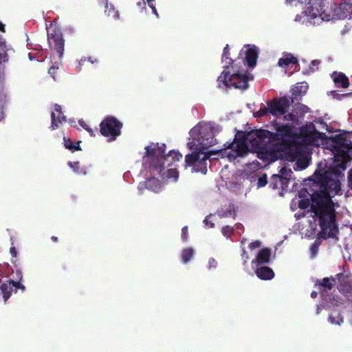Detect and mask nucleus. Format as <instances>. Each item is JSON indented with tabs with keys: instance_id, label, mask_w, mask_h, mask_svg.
I'll use <instances>...</instances> for the list:
<instances>
[{
	"instance_id": "1",
	"label": "nucleus",
	"mask_w": 352,
	"mask_h": 352,
	"mask_svg": "<svg viewBox=\"0 0 352 352\" xmlns=\"http://www.w3.org/2000/svg\"><path fill=\"white\" fill-rule=\"evenodd\" d=\"M342 170L327 167L318 168L315 171L317 182L319 183L318 190H316L312 195H309V199H293L290 205L291 210L296 208L305 210L309 214V223L310 228L315 232L317 226L320 228L318 236L324 239L334 238L338 233V225L336 220V207L338 205L332 199L336 195L342 194L340 180L343 177Z\"/></svg>"
},
{
	"instance_id": "2",
	"label": "nucleus",
	"mask_w": 352,
	"mask_h": 352,
	"mask_svg": "<svg viewBox=\"0 0 352 352\" xmlns=\"http://www.w3.org/2000/svg\"><path fill=\"white\" fill-rule=\"evenodd\" d=\"M352 131L342 133L328 138L324 133L319 132L314 123L306 124L300 127L296 140L288 142L284 147L287 160L295 162L294 169L301 170L308 167L309 162L305 155L304 146H323L332 152L333 165L329 167L344 170L349 161L352 149Z\"/></svg>"
},
{
	"instance_id": "3",
	"label": "nucleus",
	"mask_w": 352,
	"mask_h": 352,
	"mask_svg": "<svg viewBox=\"0 0 352 352\" xmlns=\"http://www.w3.org/2000/svg\"><path fill=\"white\" fill-rule=\"evenodd\" d=\"M221 126L213 122L201 121L189 131L187 147L192 151L185 157L186 166L191 167L192 173L206 174L207 161L213 155L227 157L229 161H235L237 156H241L247 151L244 142H237L236 138L232 142H226L223 147L217 150L208 149L218 143L217 135L221 131Z\"/></svg>"
},
{
	"instance_id": "4",
	"label": "nucleus",
	"mask_w": 352,
	"mask_h": 352,
	"mask_svg": "<svg viewBox=\"0 0 352 352\" xmlns=\"http://www.w3.org/2000/svg\"><path fill=\"white\" fill-rule=\"evenodd\" d=\"M229 45H226L222 54V63L223 71L218 77L219 87L227 89L234 87L241 90L248 88V81L252 79V76L243 72L238 68V65L245 64L250 67L256 65L259 53V48L255 45H245L240 50L237 59L233 60L230 56Z\"/></svg>"
},
{
	"instance_id": "5",
	"label": "nucleus",
	"mask_w": 352,
	"mask_h": 352,
	"mask_svg": "<svg viewBox=\"0 0 352 352\" xmlns=\"http://www.w3.org/2000/svg\"><path fill=\"white\" fill-rule=\"evenodd\" d=\"M146 152L142 158V165L154 174L160 175L168 182H176L179 172L176 168H170L174 162L179 161L182 155L178 151H171L164 155L165 144L151 143L145 147Z\"/></svg>"
},
{
	"instance_id": "6",
	"label": "nucleus",
	"mask_w": 352,
	"mask_h": 352,
	"mask_svg": "<svg viewBox=\"0 0 352 352\" xmlns=\"http://www.w3.org/2000/svg\"><path fill=\"white\" fill-rule=\"evenodd\" d=\"M277 135L265 129L252 131L245 138L236 139L237 142H243L246 146L247 151L238 158H243L250 153H256V156L265 164H270L276 160L275 153L271 149L270 142L275 140Z\"/></svg>"
},
{
	"instance_id": "7",
	"label": "nucleus",
	"mask_w": 352,
	"mask_h": 352,
	"mask_svg": "<svg viewBox=\"0 0 352 352\" xmlns=\"http://www.w3.org/2000/svg\"><path fill=\"white\" fill-rule=\"evenodd\" d=\"M324 0H322L318 7L314 4L309 6L307 10L302 11L300 14L295 16L294 21L300 23H310L312 25H319L322 21H329L334 19H341L344 14L336 12L331 5L326 4L323 6Z\"/></svg>"
},
{
	"instance_id": "8",
	"label": "nucleus",
	"mask_w": 352,
	"mask_h": 352,
	"mask_svg": "<svg viewBox=\"0 0 352 352\" xmlns=\"http://www.w3.org/2000/svg\"><path fill=\"white\" fill-rule=\"evenodd\" d=\"M292 102V100H290V98L286 96H281L279 98H274L268 101L266 105L261 107L256 112V116L263 117L270 114L274 117H278L284 115L287 111Z\"/></svg>"
},
{
	"instance_id": "9",
	"label": "nucleus",
	"mask_w": 352,
	"mask_h": 352,
	"mask_svg": "<svg viewBox=\"0 0 352 352\" xmlns=\"http://www.w3.org/2000/svg\"><path fill=\"white\" fill-rule=\"evenodd\" d=\"M343 277V274L339 273L336 274V277L324 278L322 280H317L316 285L318 286V289L320 290L321 297L323 300L329 302L331 305L338 306L340 300L335 296H331L328 294V292L331 291L333 287L336 285V279L339 280Z\"/></svg>"
},
{
	"instance_id": "10",
	"label": "nucleus",
	"mask_w": 352,
	"mask_h": 352,
	"mask_svg": "<svg viewBox=\"0 0 352 352\" xmlns=\"http://www.w3.org/2000/svg\"><path fill=\"white\" fill-rule=\"evenodd\" d=\"M122 124L113 116H107L100 124L101 134L108 138V141H114L121 133Z\"/></svg>"
},
{
	"instance_id": "11",
	"label": "nucleus",
	"mask_w": 352,
	"mask_h": 352,
	"mask_svg": "<svg viewBox=\"0 0 352 352\" xmlns=\"http://www.w3.org/2000/svg\"><path fill=\"white\" fill-rule=\"evenodd\" d=\"M331 5L338 14L343 13L344 16L341 19H351L352 15V0H324L323 6Z\"/></svg>"
},
{
	"instance_id": "12",
	"label": "nucleus",
	"mask_w": 352,
	"mask_h": 352,
	"mask_svg": "<svg viewBox=\"0 0 352 352\" xmlns=\"http://www.w3.org/2000/svg\"><path fill=\"white\" fill-rule=\"evenodd\" d=\"M47 41L49 43L53 42L54 48L58 54L60 61L63 59L65 51V40L60 31L56 28H52L47 33Z\"/></svg>"
},
{
	"instance_id": "13",
	"label": "nucleus",
	"mask_w": 352,
	"mask_h": 352,
	"mask_svg": "<svg viewBox=\"0 0 352 352\" xmlns=\"http://www.w3.org/2000/svg\"><path fill=\"white\" fill-rule=\"evenodd\" d=\"M19 289L22 291L25 290V286L19 281L9 280L2 283L0 286V302L5 304L7 300L10 297L13 290L14 289V291L16 292Z\"/></svg>"
},
{
	"instance_id": "14",
	"label": "nucleus",
	"mask_w": 352,
	"mask_h": 352,
	"mask_svg": "<svg viewBox=\"0 0 352 352\" xmlns=\"http://www.w3.org/2000/svg\"><path fill=\"white\" fill-rule=\"evenodd\" d=\"M144 168L145 170H147L151 175H153V177H151L148 179H147L144 182H140L138 186V190L139 195H142L144 193V190L145 189H147L150 191H152L155 193L160 192L162 190L163 186L160 181L155 177L157 175H154L151 173L148 169H146L144 167Z\"/></svg>"
},
{
	"instance_id": "15",
	"label": "nucleus",
	"mask_w": 352,
	"mask_h": 352,
	"mask_svg": "<svg viewBox=\"0 0 352 352\" xmlns=\"http://www.w3.org/2000/svg\"><path fill=\"white\" fill-rule=\"evenodd\" d=\"M66 121V117L63 114L61 106L55 104L54 105V110L51 113L50 129L52 130L57 129Z\"/></svg>"
},
{
	"instance_id": "16",
	"label": "nucleus",
	"mask_w": 352,
	"mask_h": 352,
	"mask_svg": "<svg viewBox=\"0 0 352 352\" xmlns=\"http://www.w3.org/2000/svg\"><path fill=\"white\" fill-rule=\"evenodd\" d=\"M271 256V250L267 248H262L258 251L256 258L252 261V267L260 265L267 264L270 262Z\"/></svg>"
},
{
	"instance_id": "17",
	"label": "nucleus",
	"mask_w": 352,
	"mask_h": 352,
	"mask_svg": "<svg viewBox=\"0 0 352 352\" xmlns=\"http://www.w3.org/2000/svg\"><path fill=\"white\" fill-rule=\"evenodd\" d=\"M271 133H275L277 135L275 140H272V141H276L278 140L280 137H292L293 129L289 124H282L276 127V132H271Z\"/></svg>"
},
{
	"instance_id": "18",
	"label": "nucleus",
	"mask_w": 352,
	"mask_h": 352,
	"mask_svg": "<svg viewBox=\"0 0 352 352\" xmlns=\"http://www.w3.org/2000/svg\"><path fill=\"white\" fill-rule=\"evenodd\" d=\"M331 78L338 87L346 88L349 85V79L343 73L334 72Z\"/></svg>"
},
{
	"instance_id": "19",
	"label": "nucleus",
	"mask_w": 352,
	"mask_h": 352,
	"mask_svg": "<svg viewBox=\"0 0 352 352\" xmlns=\"http://www.w3.org/2000/svg\"><path fill=\"white\" fill-rule=\"evenodd\" d=\"M255 274L261 280H271L274 276L273 270L267 266L257 267Z\"/></svg>"
},
{
	"instance_id": "20",
	"label": "nucleus",
	"mask_w": 352,
	"mask_h": 352,
	"mask_svg": "<svg viewBox=\"0 0 352 352\" xmlns=\"http://www.w3.org/2000/svg\"><path fill=\"white\" fill-rule=\"evenodd\" d=\"M105 4L104 13L108 17H111L115 21L120 19V14L118 10L115 8L113 4L109 3L108 0H102Z\"/></svg>"
},
{
	"instance_id": "21",
	"label": "nucleus",
	"mask_w": 352,
	"mask_h": 352,
	"mask_svg": "<svg viewBox=\"0 0 352 352\" xmlns=\"http://www.w3.org/2000/svg\"><path fill=\"white\" fill-rule=\"evenodd\" d=\"M327 320L333 325L341 326L344 322V318L339 310H333L329 314Z\"/></svg>"
},
{
	"instance_id": "22",
	"label": "nucleus",
	"mask_w": 352,
	"mask_h": 352,
	"mask_svg": "<svg viewBox=\"0 0 352 352\" xmlns=\"http://www.w3.org/2000/svg\"><path fill=\"white\" fill-rule=\"evenodd\" d=\"M290 64L295 65V69H296L298 65L297 58L291 54H285V56L280 58L278 62V66L281 67H287Z\"/></svg>"
},
{
	"instance_id": "23",
	"label": "nucleus",
	"mask_w": 352,
	"mask_h": 352,
	"mask_svg": "<svg viewBox=\"0 0 352 352\" xmlns=\"http://www.w3.org/2000/svg\"><path fill=\"white\" fill-rule=\"evenodd\" d=\"M309 88V85L306 82L297 83L294 87L292 88V93L294 98L298 96L305 94Z\"/></svg>"
},
{
	"instance_id": "24",
	"label": "nucleus",
	"mask_w": 352,
	"mask_h": 352,
	"mask_svg": "<svg viewBox=\"0 0 352 352\" xmlns=\"http://www.w3.org/2000/svg\"><path fill=\"white\" fill-rule=\"evenodd\" d=\"M195 254V250L191 247H188L182 250L181 252L182 262L184 264H187L193 258Z\"/></svg>"
},
{
	"instance_id": "25",
	"label": "nucleus",
	"mask_w": 352,
	"mask_h": 352,
	"mask_svg": "<svg viewBox=\"0 0 352 352\" xmlns=\"http://www.w3.org/2000/svg\"><path fill=\"white\" fill-rule=\"evenodd\" d=\"M280 175H276V177L279 179L282 185L285 184L291 178L293 172L291 169H288L286 167H283L280 170Z\"/></svg>"
},
{
	"instance_id": "26",
	"label": "nucleus",
	"mask_w": 352,
	"mask_h": 352,
	"mask_svg": "<svg viewBox=\"0 0 352 352\" xmlns=\"http://www.w3.org/2000/svg\"><path fill=\"white\" fill-rule=\"evenodd\" d=\"M68 166L78 175H85L87 170L85 166H80L79 162H68Z\"/></svg>"
},
{
	"instance_id": "27",
	"label": "nucleus",
	"mask_w": 352,
	"mask_h": 352,
	"mask_svg": "<svg viewBox=\"0 0 352 352\" xmlns=\"http://www.w3.org/2000/svg\"><path fill=\"white\" fill-rule=\"evenodd\" d=\"M217 214L220 218L229 217H232L233 218H234V217L236 216L234 206L232 205H229L226 210H224L223 209L218 210L217 212Z\"/></svg>"
},
{
	"instance_id": "28",
	"label": "nucleus",
	"mask_w": 352,
	"mask_h": 352,
	"mask_svg": "<svg viewBox=\"0 0 352 352\" xmlns=\"http://www.w3.org/2000/svg\"><path fill=\"white\" fill-rule=\"evenodd\" d=\"M339 290L343 293L346 299L352 302V285L351 284H340L338 286Z\"/></svg>"
},
{
	"instance_id": "29",
	"label": "nucleus",
	"mask_w": 352,
	"mask_h": 352,
	"mask_svg": "<svg viewBox=\"0 0 352 352\" xmlns=\"http://www.w3.org/2000/svg\"><path fill=\"white\" fill-rule=\"evenodd\" d=\"M263 167V165L258 162L257 160H252L245 163V171L248 173L254 172L260 170Z\"/></svg>"
},
{
	"instance_id": "30",
	"label": "nucleus",
	"mask_w": 352,
	"mask_h": 352,
	"mask_svg": "<svg viewBox=\"0 0 352 352\" xmlns=\"http://www.w3.org/2000/svg\"><path fill=\"white\" fill-rule=\"evenodd\" d=\"M317 235H318V232L317 233ZM320 239H324V238L318 236V239H316L310 247V254L311 258L316 257L318 252L319 246L320 245Z\"/></svg>"
},
{
	"instance_id": "31",
	"label": "nucleus",
	"mask_w": 352,
	"mask_h": 352,
	"mask_svg": "<svg viewBox=\"0 0 352 352\" xmlns=\"http://www.w3.org/2000/svg\"><path fill=\"white\" fill-rule=\"evenodd\" d=\"M216 221V214H210L206 217L203 223L207 228H212L214 227V221Z\"/></svg>"
},
{
	"instance_id": "32",
	"label": "nucleus",
	"mask_w": 352,
	"mask_h": 352,
	"mask_svg": "<svg viewBox=\"0 0 352 352\" xmlns=\"http://www.w3.org/2000/svg\"><path fill=\"white\" fill-rule=\"evenodd\" d=\"M63 142L64 146L66 148L69 149L71 151L80 150L78 144V146H75L69 139H67L65 137H64L63 138Z\"/></svg>"
},
{
	"instance_id": "33",
	"label": "nucleus",
	"mask_w": 352,
	"mask_h": 352,
	"mask_svg": "<svg viewBox=\"0 0 352 352\" xmlns=\"http://www.w3.org/2000/svg\"><path fill=\"white\" fill-rule=\"evenodd\" d=\"M311 0H285V3L297 6L298 5L310 4Z\"/></svg>"
},
{
	"instance_id": "34",
	"label": "nucleus",
	"mask_w": 352,
	"mask_h": 352,
	"mask_svg": "<svg viewBox=\"0 0 352 352\" xmlns=\"http://www.w3.org/2000/svg\"><path fill=\"white\" fill-rule=\"evenodd\" d=\"M296 113H297V114H298V113H300V116H299V117H300V118H302V117H303V116H304L305 113H308V112H309V111H310V109H309L307 106H306V105H305V104H300L296 107Z\"/></svg>"
},
{
	"instance_id": "35",
	"label": "nucleus",
	"mask_w": 352,
	"mask_h": 352,
	"mask_svg": "<svg viewBox=\"0 0 352 352\" xmlns=\"http://www.w3.org/2000/svg\"><path fill=\"white\" fill-rule=\"evenodd\" d=\"M320 60H314L311 62V64H310V66H309V69L308 70H304L302 72V73L304 74H306V75H308V74H310L311 73L315 72V67L318 66L319 64H320Z\"/></svg>"
},
{
	"instance_id": "36",
	"label": "nucleus",
	"mask_w": 352,
	"mask_h": 352,
	"mask_svg": "<svg viewBox=\"0 0 352 352\" xmlns=\"http://www.w3.org/2000/svg\"><path fill=\"white\" fill-rule=\"evenodd\" d=\"M232 232H233L232 228L229 226H223L221 228L222 234L224 236H226L227 239L230 238Z\"/></svg>"
},
{
	"instance_id": "37",
	"label": "nucleus",
	"mask_w": 352,
	"mask_h": 352,
	"mask_svg": "<svg viewBox=\"0 0 352 352\" xmlns=\"http://www.w3.org/2000/svg\"><path fill=\"white\" fill-rule=\"evenodd\" d=\"M267 184V175L266 174H263L261 176H259L257 181V187L261 188L264 187Z\"/></svg>"
},
{
	"instance_id": "38",
	"label": "nucleus",
	"mask_w": 352,
	"mask_h": 352,
	"mask_svg": "<svg viewBox=\"0 0 352 352\" xmlns=\"http://www.w3.org/2000/svg\"><path fill=\"white\" fill-rule=\"evenodd\" d=\"M217 266H218V263L216 261V259H214L212 257L209 258L208 261V265H207V269L208 270H214L217 267Z\"/></svg>"
},
{
	"instance_id": "39",
	"label": "nucleus",
	"mask_w": 352,
	"mask_h": 352,
	"mask_svg": "<svg viewBox=\"0 0 352 352\" xmlns=\"http://www.w3.org/2000/svg\"><path fill=\"white\" fill-rule=\"evenodd\" d=\"M148 6L152 10V13L156 16L157 18H159V14L155 8V0H146Z\"/></svg>"
},
{
	"instance_id": "40",
	"label": "nucleus",
	"mask_w": 352,
	"mask_h": 352,
	"mask_svg": "<svg viewBox=\"0 0 352 352\" xmlns=\"http://www.w3.org/2000/svg\"><path fill=\"white\" fill-rule=\"evenodd\" d=\"M188 226H184L182 229V234H181V239L182 241L186 242L188 239Z\"/></svg>"
},
{
	"instance_id": "41",
	"label": "nucleus",
	"mask_w": 352,
	"mask_h": 352,
	"mask_svg": "<svg viewBox=\"0 0 352 352\" xmlns=\"http://www.w3.org/2000/svg\"><path fill=\"white\" fill-rule=\"evenodd\" d=\"M284 119L287 121H290L292 122H295L298 120V117L295 116L293 113H288L284 116Z\"/></svg>"
},
{
	"instance_id": "42",
	"label": "nucleus",
	"mask_w": 352,
	"mask_h": 352,
	"mask_svg": "<svg viewBox=\"0 0 352 352\" xmlns=\"http://www.w3.org/2000/svg\"><path fill=\"white\" fill-rule=\"evenodd\" d=\"M86 60V57H82L79 60H78V64L76 65V70L78 71V72H80L82 70V67Z\"/></svg>"
},
{
	"instance_id": "43",
	"label": "nucleus",
	"mask_w": 352,
	"mask_h": 352,
	"mask_svg": "<svg viewBox=\"0 0 352 352\" xmlns=\"http://www.w3.org/2000/svg\"><path fill=\"white\" fill-rule=\"evenodd\" d=\"M261 243L260 241H255L249 244V248L251 250H253L257 248H259L261 246Z\"/></svg>"
},
{
	"instance_id": "44",
	"label": "nucleus",
	"mask_w": 352,
	"mask_h": 352,
	"mask_svg": "<svg viewBox=\"0 0 352 352\" xmlns=\"http://www.w3.org/2000/svg\"><path fill=\"white\" fill-rule=\"evenodd\" d=\"M242 252L243 253L241 254V256L243 259V264L244 266H245L248 261L249 260V256H248L246 251L245 250L244 248L242 249Z\"/></svg>"
},
{
	"instance_id": "45",
	"label": "nucleus",
	"mask_w": 352,
	"mask_h": 352,
	"mask_svg": "<svg viewBox=\"0 0 352 352\" xmlns=\"http://www.w3.org/2000/svg\"><path fill=\"white\" fill-rule=\"evenodd\" d=\"M58 66H56H56L53 65V66H52V67L50 68V69H49V71H48L49 74H50V75L53 78V79H54V80H56V78H55V71H56V69H58Z\"/></svg>"
},
{
	"instance_id": "46",
	"label": "nucleus",
	"mask_w": 352,
	"mask_h": 352,
	"mask_svg": "<svg viewBox=\"0 0 352 352\" xmlns=\"http://www.w3.org/2000/svg\"><path fill=\"white\" fill-rule=\"evenodd\" d=\"M327 304H331L329 302H327ZM328 306V305H326L324 303H322V304H320L318 305H317V308H316V314H319L320 313V311H322V309H324L326 308V307Z\"/></svg>"
},
{
	"instance_id": "47",
	"label": "nucleus",
	"mask_w": 352,
	"mask_h": 352,
	"mask_svg": "<svg viewBox=\"0 0 352 352\" xmlns=\"http://www.w3.org/2000/svg\"><path fill=\"white\" fill-rule=\"evenodd\" d=\"M315 122L316 124H319L321 126V127L320 129H326L327 131H328V126L325 122H324L322 121H320V120L315 121Z\"/></svg>"
},
{
	"instance_id": "48",
	"label": "nucleus",
	"mask_w": 352,
	"mask_h": 352,
	"mask_svg": "<svg viewBox=\"0 0 352 352\" xmlns=\"http://www.w3.org/2000/svg\"><path fill=\"white\" fill-rule=\"evenodd\" d=\"M294 216L296 219H300L302 217H305L306 214H305V211H302V212H298L296 213Z\"/></svg>"
},
{
	"instance_id": "49",
	"label": "nucleus",
	"mask_w": 352,
	"mask_h": 352,
	"mask_svg": "<svg viewBox=\"0 0 352 352\" xmlns=\"http://www.w3.org/2000/svg\"><path fill=\"white\" fill-rule=\"evenodd\" d=\"M10 252L13 257H16L17 256V251L14 247H11L10 249Z\"/></svg>"
},
{
	"instance_id": "50",
	"label": "nucleus",
	"mask_w": 352,
	"mask_h": 352,
	"mask_svg": "<svg viewBox=\"0 0 352 352\" xmlns=\"http://www.w3.org/2000/svg\"><path fill=\"white\" fill-rule=\"evenodd\" d=\"M87 60L90 62L91 64H94V63H98V60L97 58H94L91 57V56L87 58Z\"/></svg>"
},
{
	"instance_id": "51",
	"label": "nucleus",
	"mask_w": 352,
	"mask_h": 352,
	"mask_svg": "<svg viewBox=\"0 0 352 352\" xmlns=\"http://www.w3.org/2000/svg\"><path fill=\"white\" fill-rule=\"evenodd\" d=\"M78 123L84 129H85V128L88 127L87 124L85 123V122L83 120H79Z\"/></svg>"
},
{
	"instance_id": "52",
	"label": "nucleus",
	"mask_w": 352,
	"mask_h": 352,
	"mask_svg": "<svg viewBox=\"0 0 352 352\" xmlns=\"http://www.w3.org/2000/svg\"><path fill=\"white\" fill-rule=\"evenodd\" d=\"M145 5V3H144V1H139L137 3V6L139 7V8H144V6Z\"/></svg>"
},
{
	"instance_id": "53",
	"label": "nucleus",
	"mask_w": 352,
	"mask_h": 352,
	"mask_svg": "<svg viewBox=\"0 0 352 352\" xmlns=\"http://www.w3.org/2000/svg\"><path fill=\"white\" fill-rule=\"evenodd\" d=\"M28 58L30 60H34L36 59V56H34L31 53L28 54Z\"/></svg>"
},
{
	"instance_id": "54",
	"label": "nucleus",
	"mask_w": 352,
	"mask_h": 352,
	"mask_svg": "<svg viewBox=\"0 0 352 352\" xmlns=\"http://www.w3.org/2000/svg\"><path fill=\"white\" fill-rule=\"evenodd\" d=\"M85 130L87 131L90 133L91 135H94V131L91 128H89L88 126V127L85 128Z\"/></svg>"
},
{
	"instance_id": "55",
	"label": "nucleus",
	"mask_w": 352,
	"mask_h": 352,
	"mask_svg": "<svg viewBox=\"0 0 352 352\" xmlns=\"http://www.w3.org/2000/svg\"><path fill=\"white\" fill-rule=\"evenodd\" d=\"M0 31L5 32V25L1 22H0Z\"/></svg>"
},
{
	"instance_id": "56",
	"label": "nucleus",
	"mask_w": 352,
	"mask_h": 352,
	"mask_svg": "<svg viewBox=\"0 0 352 352\" xmlns=\"http://www.w3.org/2000/svg\"><path fill=\"white\" fill-rule=\"evenodd\" d=\"M317 296H318V293H317L316 292H314H314H312L311 293V298H316V297H317Z\"/></svg>"
},
{
	"instance_id": "57",
	"label": "nucleus",
	"mask_w": 352,
	"mask_h": 352,
	"mask_svg": "<svg viewBox=\"0 0 352 352\" xmlns=\"http://www.w3.org/2000/svg\"><path fill=\"white\" fill-rule=\"evenodd\" d=\"M69 123L71 126H74L75 122L74 120H69Z\"/></svg>"
},
{
	"instance_id": "58",
	"label": "nucleus",
	"mask_w": 352,
	"mask_h": 352,
	"mask_svg": "<svg viewBox=\"0 0 352 352\" xmlns=\"http://www.w3.org/2000/svg\"><path fill=\"white\" fill-rule=\"evenodd\" d=\"M52 239L53 241H57V237H56V236H52Z\"/></svg>"
},
{
	"instance_id": "59",
	"label": "nucleus",
	"mask_w": 352,
	"mask_h": 352,
	"mask_svg": "<svg viewBox=\"0 0 352 352\" xmlns=\"http://www.w3.org/2000/svg\"><path fill=\"white\" fill-rule=\"evenodd\" d=\"M245 239H243L241 242V245H243L245 243Z\"/></svg>"
}]
</instances>
